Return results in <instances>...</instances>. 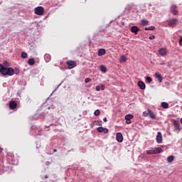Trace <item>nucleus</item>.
Instances as JSON below:
<instances>
[{
	"label": "nucleus",
	"instance_id": "obj_1",
	"mask_svg": "<svg viewBox=\"0 0 182 182\" xmlns=\"http://www.w3.org/2000/svg\"><path fill=\"white\" fill-rule=\"evenodd\" d=\"M19 72L20 70L18 68H15L14 70L12 68H6L4 66V65L0 64V73H1L3 76H13L14 73L19 75Z\"/></svg>",
	"mask_w": 182,
	"mask_h": 182
},
{
	"label": "nucleus",
	"instance_id": "obj_2",
	"mask_svg": "<svg viewBox=\"0 0 182 182\" xmlns=\"http://www.w3.org/2000/svg\"><path fill=\"white\" fill-rule=\"evenodd\" d=\"M160 153H163V149L158 147L154 149H149L146 151V154H159Z\"/></svg>",
	"mask_w": 182,
	"mask_h": 182
},
{
	"label": "nucleus",
	"instance_id": "obj_3",
	"mask_svg": "<svg viewBox=\"0 0 182 182\" xmlns=\"http://www.w3.org/2000/svg\"><path fill=\"white\" fill-rule=\"evenodd\" d=\"M34 12L36 15L42 16L45 13V9L42 6H38L34 9Z\"/></svg>",
	"mask_w": 182,
	"mask_h": 182
},
{
	"label": "nucleus",
	"instance_id": "obj_4",
	"mask_svg": "<svg viewBox=\"0 0 182 182\" xmlns=\"http://www.w3.org/2000/svg\"><path fill=\"white\" fill-rule=\"evenodd\" d=\"M173 127H174V129H175V132H178L181 131V129L180 128V122L178 120L174 119L173 122Z\"/></svg>",
	"mask_w": 182,
	"mask_h": 182
},
{
	"label": "nucleus",
	"instance_id": "obj_5",
	"mask_svg": "<svg viewBox=\"0 0 182 182\" xmlns=\"http://www.w3.org/2000/svg\"><path fill=\"white\" fill-rule=\"evenodd\" d=\"M178 22V20H177V18H173L171 20L168 21V25L171 28H174V26L177 25Z\"/></svg>",
	"mask_w": 182,
	"mask_h": 182
},
{
	"label": "nucleus",
	"instance_id": "obj_6",
	"mask_svg": "<svg viewBox=\"0 0 182 182\" xmlns=\"http://www.w3.org/2000/svg\"><path fill=\"white\" fill-rule=\"evenodd\" d=\"M97 130L98 133H103L104 134H107V133H109V129L107 128H104L103 127H99Z\"/></svg>",
	"mask_w": 182,
	"mask_h": 182
},
{
	"label": "nucleus",
	"instance_id": "obj_7",
	"mask_svg": "<svg viewBox=\"0 0 182 182\" xmlns=\"http://www.w3.org/2000/svg\"><path fill=\"white\" fill-rule=\"evenodd\" d=\"M67 65L68 66V69H73V68H76V62L73 60L67 61Z\"/></svg>",
	"mask_w": 182,
	"mask_h": 182
},
{
	"label": "nucleus",
	"instance_id": "obj_8",
	"mask_svg": "<svg viewBox=\"0 0 182 182\" xmlns=\"http://www.w3.org/2000/svg\"><path fill=\"white\" fill-rule=\"evenodd\" d=\"M116 140L118 143H122L123 141V134L121 132H117L116 135Z\"/></svg>",
	"mask_w": 182,
	"mask_h": 182
},
{
	"label": "nucleus",
	"instance_id": "obj_9",
	"mask_svg": "<svg viewBox=\"0 0 182 182\" xmlns=\"http://www.w3.org/2000/svg\"><path fill=\"white\" fill-rule=\"evenodd\" d=\"M171 12L173 14V15H178V11H177V6L172 5L171 6Z\"/></svg>",
	"mask_w": 182,
	"mask_h": 182
},
{
	"label": "nucleus",
	"instance_id": "obj_10",
	"mask_svg": "<svg viewBox=\"0 0 182 182\" xmlns=\"http://www.w3.org/2000/svg\"><path fill=\"white\" fill-rule=\"evenodd\" d=\"M17 107H18V103H16V102L15 101L9 102V107L11 110H14Z\"/></svg>",
	"mask_w": 182,
	"mask_h": 182
},
{
	"label": "nucleus",
	"instance_id": "obj_11",
	"mask_svg": "<svg viewBox=\"0 0 182 182\" xmlns=\"http://www.w3.org/2000/svg\"><path fill=\"white\" fill-rule=\"evenodd\" d=\"M163 141V136L161 135V132H159L156 135V142L160 144Z\"/></svg>",
	"mask_w": 182,
	"mask_h": 182
},
{
	"label": "nucleus",
	"instance_id": "obj_12",
	"mask_svg": "<svg viewBox=\"0 0 182 182\" xmlns=\"http://www.w3.org/2000/svg\"><path fill=\"white\" fill-rule=\"evenodd\" d=\"M139 31H140V28H139V27L136 26H133L132 27H131V32H132V33H134L135 35H137Z\"/></svg>",
	"mask_w": 182,
	"mask_h": 182
},
{
	"label": "nucleus",
	"instance_id": "obj_13",
	"mask_svg": "<svg viewBox=\"0 0 182 182\" xmlns=\"http://www.w3.org/2000/svg\"><path fill=\"white\" fill-rule=\"evenodd\" d=\"M159 53L161 56H166V55H167V49L161 48L159 50Z\"/></svg>",
	"mask_w": 182,
	"mask_h": 182
},
{
	"label": "nucleus",
	"instance_id": "obj_14",
	"mask_svg": "<svg viewBox=\"0 0 182 182\" xmlns=\"http://www.w3.org/2000/svg\"><path fill=\"white\" fill-rule=\"evenodd\" d=\"M138 86L140 87V89H141V90H144V89H146V84H144L143 81H139Z\"/></svg>",
	"mask_w": 182,
	"mask_h": 182
},
{
	"label": "nucleus",
	"instance_id": "obj_15",
	"mask_svg": "<svg viewBox=\"0 0 182 182\" xmlns=\"http://www.w3.org/2000/svg\"><path fill=\"white\" fill-rule=\"evenodd\" d=\"M148 113L150 119H156V114L153 111L148 109Z\"/></svg>",
	"mask_w": 182,
	"mask_h": 182
},
{
	"label": "nucleus",
	"instance_id": "obj_16",
	"mask_svg": "<svg viewBox=\"0 0 182 182\" xmlns=\"http://www.w3.org/2000/svg\"><path fill=\"white\" fill-rule=\"evenodd\" d=\"M155 77L156 79H158L159 83H161L163 82V77H161V75L159 74L158 73H156Z\"/></svg>",
	"mask_w": 182,
	"mask_h": 182
},
{
	"label": "nucleus",
	"instance_id": "obj_17",
	"mask_svg": "<svg viewBox=\"0 0 182 182\" xmlns=\"http://www.w3.org/2000/svg\"><path fill=\"white\" fill-rule=\"evenodd\" d=\"M98 56H103V55H106V50L101 48L98 50L97 53Z\"/></svg>",
	"mask_w": 182,
	"mask_h": 182
},
{
	"label": "nucleus",
	"instance_id": "obj_18",
	"mask_svg": "<svg viewBox=\"0 0 182 182\" xmlns=\"http://www.w3.org/2000/svg\"><path fill=\"white\" fill-rule=\"evenodd\" d=\"M100 69L102 73H106V72H107V68L105 65H100Z\"/></svg>",
	"mask_w": 182,
	"mask_h": 182
},
{
	"label": "nucleus",
	"instance_id": "obj_19",
	"mask_svg": "<svg viewBox=\"0 0 182 182\" xmlns=\"http://www.w3.org/2000/svg\"><path fill=\"white\" fill-rule=\"evenodd\" d=\"M173 161H174V156L171 155V156H168L167 162L168 163H172Z\"/></svg>",
	"mask_w": 182,
	"mask_h": 182
},
{
	"label": "nucleus",
	"instance_id": "obj_20",
	"mask_svg": "<svg viewBox=\"0 0 182 182\" xmlns=\"http://www.w3.org/2000/svg\"><path fill=\"white\" fill-rule=\"evenodd\" d=\"M44 58H45L46 62H50V59H51L50 55L46 54L44 56Z\"/></svg>",
	"mask_w": 182,
	"mask_h": 182
},
{
	"label": "nucleus",
	"instance_id": "obj_21",
	"mask_svg": "<svg viewBox=\"0 0 182 182\" xmlns=\"http://www.w3.org/2000/svg\"><path fill=\"white\" fill-rule=\"evenodd\" d=\"M28 65H30V66H33V64L35 63V60L33 58H30L28 60Z\"/></svg>",
	"mask_w": 182,
	"mask_h": 182
},
{
	"label": "nucleus",
	"instance_id": "obj_22",
	"mask_svg": "<svg viewBox=\"0 0 182 182\" xmlns=\"http://www.w3.org/2000/svg\"><path fill=\"white\" fill-rule=\"evenodd\" d=\"M161 107L164 109H168V103H167V102H162L161 103Z\"/></svg>",
	"mask_w": 182,
	"mask_h": 182
},
{
	"label": "nucleus",
	"instance_id": "obj_23",
	"mask_svg": "<svg viewBox=\"0 0 182 182\" xmlns=\"http://www.w3.org/2000/svg\"><path fill=\"white\" fill-rule=\"evenodd\" d=\"M154 29H156V27L154 26L145 28V31H154Z\"/></svg>",
	"mask_w": 182,
	"mask_h": 182
},
{
	"label": "nucleus",
	"instance_id": "obj_24",
	"mask_svg": "<svg viewBox=\"0 0 182 182\" xmlns=\"http://www.w3.org/2000/svg\"><path fill=\"white\" fill-rule=\"evenodd\" d=\"M131 119H133L132 114H127L125 116V120H131Z\"/></svg>",
	"mask_w": 182,
	"mask_h": 182
},
{
	"label": "nucleus",
	"instance_id": "obj_25",
	"mask_svg": "<svg viewBox=\"0 0 182 182\" xmlns=\"http://www.w3.org/2000/svg\"><path fill=\"white\" fill-rule=\"evenodd\" d=\"M141 24H142L144 26H147V25H149V21H147V20H141Z\"/></svg>",
	"mask_w": 182,
	"mask_h": 182
},
{
	"label": "nucleus",
	"instance_id": "obj_26",
	"mask_svg": "<svg viewBox=\"0 0 182 182\" xmlns=\"http://www.w3.org/2000/svg\"><path fill=\"white\" fill-rule=\"evenodd\" d=\"M21 58H22L23 59H26V58H28V53H26V52H23V53H21Z\"/></svg>",
	"mask_w": 182,
	"mask_h": 182
},
{
	"label": "nucleus",
	"instance_id": "obj_27",
	"mask_svg": "<svg viewBox=\"0 0 182 182\" xmlns=\"http://www.w3.org/2000/svg\"><path fill=\"white\" fill-rule=\"evenodd\" d=\"M120 62H126V60H127V58H126V56H124V55H122L121 57H120Z\"/></svg>",
	"mask_w": 182,
	"mask_h": 182
},
{
	"label": "nucleus",
	"instance_id": "obj_28",
	"mask_svg": "<svg viewBox=\"0 0 182 182\" xmlns=\"http://www.w3.org/2000/svg\"><path fill=\"white\" fill-rule=\"evenodd\" d=\"M132 8H133V4H128L127 5L126 9L127 11H131Z\"/></svg>",
	"mask_w": 182,
	"mask_h": 182
},
{
	"label": "nucleus",
	"instance_id": "obj_29",
	"mask_svg": "<svg viewBox=\"0 0 182 182\" xmlns=\"http://www.w3.org/2000/svg\"><path fill=\"white\" fill-rule=\"evenodd\" d=\"M142 116L144 117H147V116H149V109H147V111L144 112Z\"/></svg>",
	"mask_w": 182,
	"mask_h": 182
},
{
	"label": "nucleus",
	"instance_id": "obj_30",
	"mask_svg": "<svg viewBox=\"0 0 182 182\" xmlns=\"http://www.w3.org/2000/svg\"><path fill=\"white\" fill-rule=\"evenodd\" d=\"M95 116H99L100 114V111L99 109H97L94 112Z\"/></svg>",
	"mask_w": 182,
	"mask_h": 182
},
{
	"label": "nucleus",
	"instance_id": "obj_31",
	"mask_svg": "<svg viewBox=\"0 0 182 182\" xmlns=\"http://www.w3.org/2000/svg\"><path fill=\"white\" fill-rule=\"evenodd\" d=\"M146 81L148 82V83H151V82H152L153 80L150 77H146Z\"/></svg>",
	"mask_w": 182,
	"mask_h": 182
},
{
	"label": "nucleus",
	"instance_id": "obj_32",
	"mask_svg": "<svg viewBox=\"0 0 182 182\" xmlns=\"http://www.w3.org/2000/svg\"><path fill=\"white\" fill-rule=\"evenodd\" d=\"M149 39H150L151 41H153V39H156V36L153 35L149 37Z\"/></svg>",
	"mask_w": 182,
	"mask_h": 182
},
{
	"label": "nucleus",
	"instance_id": "obj_33",
	"mask_svg": "<svg viewBox=\"0 0 182 182\" xmlns=\"http://www.w3.org/2000/svg\"><path fill=\"white\" fill-rule=\"evenodd\" d=\"M91 80H92V79H90V78H86L85 80V83H89V82H90Z\"/></svg>",
	"mask_w": 182,
	"mask_h": 182
},
{
	"label": "nucleus",
	"instance_id": "obj_34",
	"mask_svg": "<svg viewBox=\"0 0 182 182\" xmlns=\"http://www.w3.org/2000/svg\"><path fill=\"white\" fill-rule=\"evenodd\" d=\"M95 89H96L97 92L100 91V86H99V85L96 86Z\"/></svg>",
	"mask_w": 182,
	"mask_h": 182
},
{
	"label": "nucleus",
	"instance_id": "obj_35",
	"mask_svg": "<svg viewBox=\"0 0 182 182\" xmlns=\"http://www.w3.org/2000/svg\"><path fill=\"white\" fill-rule=\"evenodd\" d=\"M100 87L101 90H105V85H101L100 86Z\"/></svg>",
	"mask_w": 182,
	"mask_h": 182
},
{
	"label": "nucleus",
	"instance_id": "obj_36",
	"mask_svg": "<svg viewBox=\"0 0 182 182\" xmlns=\"http://www.w3.org/2000/svg\"><path fill=\"white\" fill-rule=\"evenodd\" d=\"M126 123L127 124H130V123H132L131 119L126 120Z\"/></svg>",
	"mask_w": 182,
	"mask_h": 182
},
{
	"label": "nucleus",
	"instance_id": "obj_37",
	"mask_svg": "<svg viewBox=\"0 0 182 182\" xmlns=\"http://www.w3.org/2000/svg\"><path fill=\"white\" fill-rule=\"evenodd\" d=\"M97 125L102 126V121H97Z\"/></svg>",
	"mask_w": 182,
	"mask_h": 182
},
{
	"label": "nucleus",
	"instance_id": "obj_38",
	"mask_svg": "<svg viewBox=\"0 0 182 182\" xmlns=\"http://www.w3.org/2000/svg\"><path fill=\"white\" fill-rule=\"evenodd\" d=\"M179 45L182 46V37L179 40Z\"/></svg>",
	"mask_w": 182,
	"mask_h": 182
},
{
	"label": "nucleus",
	"instance_id": "obj_39",
	"mask_svg": "<svg viewBox=\"0 0 182 182\" xmlns=\"http://www.w3.org/2000/svg\"><path fill=\"white\" fill-rule=\"evenodd\" d=\"M103 122H107V118H106V117L104 118V119H103Z\"/></svg>",
	"mask_w": 182,
	"mask_h": 182
},
{
	"label": "nucleus",
	"instance_id": "obj_40",
	"mask_svg": "<svg viewBox=\"0 0 182 182\" xmlns=\"http://www.w3.org/2000/svg\"><path fill=\"white\" fill-rule=\"evenodd\" d=\"M3 151H4V149H2L1 147H0V153H2Z\"/></svg>",
	"mask_w": 182,
	"mask_h": 182
},
{
	"label": "nucleus",
	"instance_id": "obj_41",
	"mask_svg": "<svg viewBox=\"0 0 182 182\" xmlns=\"http://www.w3.org/2000/svg\"><path fill=\"white\" fill-rule=\"evenodd\" d=\"M160 65H166V63L164 62H162L160 63Z\"/></svg>",
	"mask_w": 182,
	"mask_h": 182
},
{
	"label": "nucleus",
	"instance_id": "obj_42",
	"mask_svg": "<svg viewBox=\"0 0 182 182\" xmlns=\"http://www.w3.org/2000/svg\"><path fill=\"white\" fill-rule=\"evenodd\" d=\"M53 151H54L55 153H56V151H58V149H53Z\"/></svg>",
	"mask_w": 182,
	"mask_h": 182
},
{
	"label": "nucleus",
	"instance_id": "obj_43",
	"mask_svg": "<svg viewBox=\"0 0 182 182\" xmlns=\"http://www.w3.org/2000/svg\"><path fill=\"white\" fill-rule=\"evenodd\" d=\"M149 6H151V4H149Z\"/></svg>",
	"mask_w": 182,
	"mask_h": 182
},
{
	"label": "nucleus",
	"instance_id": "obj_44",
	"mask_svg": "<svg viewBox=\"0 0 182 182\" xmlns=\"http://www.w3.org/2000/svg\"><path fill=\"white\" fill-rule=\"evenodd\" d=\"M181 123L182 124V118L181 119Z\"/></svg>",
	"mask_w": 182,
	"mask_h": 182
}]
</instances>
